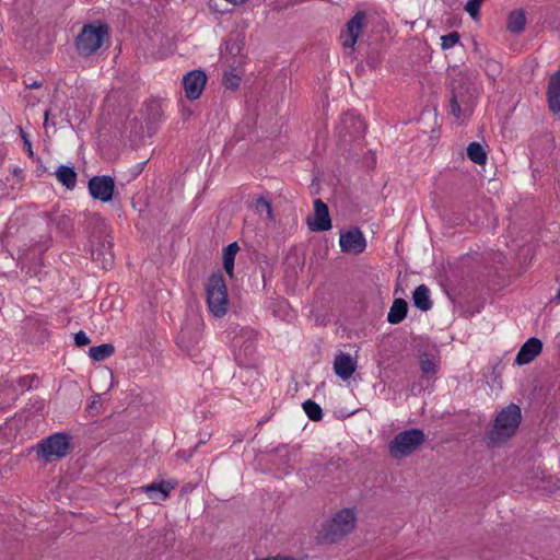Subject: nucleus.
Returning a JSON list of instances; mask_svg holds the SVG:
<instances>
[{"label": "nucleus", "mask_w": 560, "mask_h": 560, "mask_svg": "<svg viewBox=\"0 0 560 560\" xmlns=\"http://www.w3.org/2000/svg\"><path fill=\"white\" fill-rule=\"evenodd\" d=\"M357 525L355 508L340 509L323 523L317 539L325 544H336L354 532Z\"/></svg>", "instance_id": "nucleus-2"}, {"label": "nucleus", "mask_w": 560, "mask_h": 560, "mask_svg": "<svg viewBox=\"0 0 560 560\" xmlns=\"http://www.w3.org/2000/svg\"><path fill=\"white\" fill-rule=\"evenodd\" d=\"M526 16L523 9H516L510 12L508 16L506 30L513 34H521L525 30Z\"/></svg>", "instance_id": "nucleus-17"}, {"label": "nucleus", "mask_w": 560, "mask_h": 560, "mask_svg": "<svg viewBox=\"0 0 560 560\" xmlns=\"http://www.w3.org/2000/svg\"><path fill=\"white\" fill-rule=\"evenodd\" d=\"M521 421L522 411L518 405L510 404L502 408L486 433L487 446L493 448L508 443L516 434Z\"/></svg>", "instance_id": "nucleus-1"}, {"label": "nucleus", "mask_w": 560, "mask_h": 560, "mask_svg": "<svg viewBox=\"0 0 560 560\" xmlns=\"http://www.w3.org/2000/svg\"><path fill=\"white\" fill-rule=\"evenodd\" d=\"M306 224L312 232H323L331 229L329 210L322 199L314 201V214L306 219Z\"/></svg>", "instance_id": "nucleus-12"}, {"label": "nucleus", "mask_w": 560, "mask_h": 560, "mask_svg": "<svg viewBox=\"0 0 560 560\" xmlns=\"http://www.w3.org/2000/svg\"><path fill=\"white\" fill-rule=\"evenodd\" d=\"M542 350V342L535 337L529 338L520 349L516 354L515 362L518 365L528 364L532 362Z\"/></svg>", "instance_id": "nucleus-13"}, {"label": "nucleus", "mask_w": 560, "mask_h": 560, "mask_svg": "<svg viewBox=\"0 0 560 560\" xmlns=\"http://www.w3.org/2000/svg\"><path fill=\"white\" fill-rule=\"evenodd\" d=\"M19 132L21 135V138L23 140V143H24L28 154L33 155L32 143H31L30 139H28L27 133L23 130L22 127H19Z\"/></svg>", "instance_id": "nucleus-33"}, {"label": "nucleus", "mask_w": 560, "mask_h": 560, "mask_svg": "<svg viewBox=\"0 0 560 560\" xmlns=\"http://www.w3.org/2000/svg\"><path fill=\"white\" fill-rule=\"evenodd\" d=\"M547 94L550 110L560 116V69L550 77Z\"/></svg>", "instance_id": "nucleus-15"}, {"label": "nucleus", "mask_w": 560, "mask_h": 560, "mask_svg": "<svg viewBox=\"0 0 560 560\" xmlns=\"http://www.w3.org/2000/svg\"><path fill=\"white\" fill-rule=\"evenodd\" d=\"M108 36V27L97 22L84 25L75 39L79 55L89 57L95 54Z\"/></svg>", "instance_id": "nucleus-6"}, {"label": "nucleus", "mask_w": 560, "mask_h": 560, "mask_svg": "<svg viewBox=\"0 0 560 560\" xmlns=\"http://www.w3.org/2000/svg\"><path fill=\"white\" fill-rule=\"evenodd\" d=\"M226 50L232 56H237L242 50V40L240 38L230 39L225 45Z\"/></svg>", "instance_id": "nucleus-30"}, {"label": "nucleus", "mask_w": 560, "mask_h": 560, "mask_svg": "<svg viewBox=\"0 0 560 560\" xmlns=\"http://www.w3.org/2000/svg\"><path fill=\"white\" fill-rule=\"evenodd\" d=\"M58 182L67 189L72 190L77 184V172L73 167L61 165L56 171Z\"/></svg>", "instance_id": "nucleus-20"}, {"label": "nucleus", "mask_w": 560, "mask_h": 560, "mask_svg": "<svg viewBox=\"0 0 560 560\" xmlns=\"http://www.w3.org/2000/svg\"><path fill=\"white\" fill-rule=\"evenodd\" d=\"M408 304L404 299L394 300L389 312L387 314V322L389 324L400 323L407 315Z\"/></svg>", "instance_id": "nucleus-19"}, {"label": "nucleus", "mask_w": 560, "mask_h": 560, "mask_svg": "<svg viewBox=\"0 0 560 560\" xmlns=\"http://www.w3.org/2000/svg\"><path fill=\"white\" fill-rule=\"evenodd\" d=\"M425 441L421 429H409L396 434L388 444V454L393 459H401L411 455Z\"/></svg>", "instance_id": "nucleus-5"}, {"label": "nucleus", "mask_w": 560, "mask_h": 560, "mask_svg": "<svg viewBox=\"0 0 560 560\" xmlns=\"http://www.w3.org/2000/svg\"><path fill=\"white\" fill-rule=\"evenodd\" d=\"M339 246L342 253L359 255L366 248V240L357 226L341 230L339 233Z\"/></svg>", "instance_id": "nucleus-7"}, {"label": "nucleus", "mask_w": 560, "mask_h": 560, "mask_svg": "<svg viewBox=\"0 0 560 560\" xmlns=\"http://www.w3.org/2000/svg\"><path fill=\"white\" fill-rule=\"evenodd\" d=\"M555 299H556V300H558V301H560V287H559V290H558V292H557V294H556Z\"/></svg>", "instance_id": "nucleus-38"}, {"label": "nucleus", "mask_w": 560, "mask_h": 560, "mask_svg": "<svg viewBox=\"0 0 560 560\" xmlns=\"http://www.w3.org/2000/svg\"><path fill=\"white\" fill-rule=\"evenodd\" d=\"M74 342L78 347H83L90 343V339L84 331H79L74 335Z\"/></svg>", "instance_id": "nucleus-31"}, {"label": "nucleus", "mask_w": 560, "mask_h": 560, "mask_svg": "<svg viewBox=\"0 0 560 560\" xmlns=\"http://www.w3.org/2000/svg\"><path fill=\"white\" fill-rule=\"evenodd\" d=\"M366 15L363 11L357 12L346 24V33L341 35L342 46L346 49H354L359 37L363 33Z\"/></svg>", "instance_id": "nucleus-11"}, {"label": "nucleus", "mask_w": 560, "mask_h": 560, "mask_svg": "<svg viewBox=\"0 0 560 560\" xmlns=\"http://www.w3.org/2000/svg\"><path fill=\"white\" fill-rule=\"evenodd\" d=\"M258 207H262L264 208V211H266V214H267V219L270 223H275L276 222V218H275V214H273V211H272V207H271V202L268 201L266 198H264L262 196H259L257 199H256V208Z\"/></svg>", "instance_id": "nucleus-28"}, {"label": "nucleus", "mask_w": 560, "mask_h": 560, "mask_svg": "<svg viewBox=\"0 0 560 560\" xmlns=\"http://www.w3.org/2000/svg\"><path fill=\"white\" fill-rule=\"evenodd\" d=\"M459 34L457 32H452L447 35H443L441 37V47L442 49H450L455 46L459 42Z\"/></svg>", "instance_id": "nucleus-29"}, {"label": "nucleus", "mask_w": 560, "mask_h": 560, "mask_svg": "<svg viewBox=\"0 0 560 560\" xmlns=\"http://www.w3.org/2000/svg\"><path fill=\"white\" fill-rule=\"evenodd\" d=\"M240 247L236 242L229 244L223 249V268L230 278L234 276V259Z\"/></svg>", "instance_id": "nucleus-22"}, {"label": "nucleus", "mask_w": 560, "mask_h": 560, "mask_svg": "<svg viewBox=\"0 0 560 560\" xmlns=\"http://www.w3.org/2000/svg\"><path fill=\"white\" fill-rule=\"evenodd\" d=\"M485 0H468L464 7V10L468 13V15L474 21H479L480 16V7Z\"/></svg>", "instance_id": "nucleus-27"}, {"label": "nucleus", "mask_w": 560, "mask_h": 560, "mask_svg": "<svg viewBox=\"0 0 560 560\" xmlns=\"http://www.w3.org/2000/svg\"><path fill=\"white\" fill-rule=\"evenodd\" d=\"M241 83V77L233 71L223 74L222 84L225 89L236 91Z\"/></svg>", "instance_id": "nucleus-26"}, {"label": "nucleus", "mask_w": 560, "mask_h": 560, "mask_svg": "<svg viewBox=\"0 0 560 560\" xmlns=\"http://www.w3.org/2000/svg\"><path fill=\"white\" fill-rule=\"evenodd\" d=\"M71 447V436L58 432L42 440L35 447L38 462L49 464L68 455Z\"/></svg>", "instance_id": "nucleus-4"}, {"label": "nucleus", "mask_w": 560, "mask_h": 560, "mask_svg": "<svg viewBox=\"0 0 560 560\" xmlns=\"http://www.w3.org/2000/svg\"><path fill=\"white\" fill-rule=\"evenodd\" d=\"M303 410L313 421H319L323 418L320 406L311 399L303 402Z\"/></svg>", "instance_id": "nucleus-24"}, {"label": "nucleus", "mask_w": 560, "mask_h": 560, "mask_svg": "<svg viewBox=\"0 0 560 560\" xmlns=\"http://www.w3.org/2000/svg\"><path fill=\"white\" fill-rule=\"evenodd\" d=\"M40 86H42V83H40V82H37V81H35V82H33V83H31V84L28 85V88H30V89H38V88H40Z\"/></svg>", "instance_id": "nucleus-34"}, {"label": "nucleus", "mask_w": 560, "mask_h": 560, "mask_svg": "<svg viewBox=\"0 0 560 560\" xmlns=\"http://www.w3.org/2000/svg\"><path fill=\"white\" fill-rule=\"evenodd\" d=\"M420 369L423 374H435L438 370L436 361L430 358L427 353H422L419 359Z\"/></svg>", "instance_id": "nucleus-25"}, {"label": "nucleus", "mask_w": 560, "mask_h": 560, "mask_svg": "<svg viewBox=\"0 0 560 560\" xmlns=\"http://www.w3.org/2000/svg\"><path fill=\"white\" fill-rule=\"evenodd\" d=\"M205 291L209 312L218 318L226 315L229 310L228 288L220 271L209 276Z\"/></svg>", "instance_id": "nucleus-3"}, {"label": "nucleus", "mask_w": 560, "mask_h": 560, "mask_svg": "<svg viewBox=\"0 0 560 560\" xmlns=\"http://www.w3.org/2000/svg\"><path fill=\"white\" fill-rule=\"evenodd\" d=\"M175 486L173 483L162 480L160 482H153L144 486L142 490L149 494L151 500H153L155 503H159L170 497L171 490Z\"/></svg>", "instance_id": "nucleus-16"}, {"label": "nucleus", "mask_w": 560, "mask_h": 560, "mask_svg": "<svg viewBox=\"0 0 560 560\" xmlns=\"http://www.w3.org/2000/svg\"><path fill=\"white\" fill-rule=\"evenodd\" d=\"M114 353V346L112 343H103L100 346L91 347L89 355L96 362L103 361Z\"/></svg>", "instance_id": "nucleus-23"}, {"label": "nucleus", "mask_w": 560, "mask_h": 560, "mask_svg": "<svg viewBox=\"0 0 560 560\" xmlns=\"http://www.w3.org/2000/svg\"><path fill=\"white\" fill-rule=\"evenodd\" d=\"M451 110H452V114L454 115L455 118H459L460 115H462V109H460V106L457 102V96L455 94H453L452 98H451Z\"/></svg>", "instance_id": "nucleus-32"}, {"label": "nucleus", "mask_w": 560, "mask_h": 560, "mask_svg": "<svg viewBox=\"0 0 560 560\" xmlns=\"http://www.w3.org/2000/svg\"><path fill=\"white\" fill-rule=\"evenodd\" d=\"M207 79V74L202 70H192L186 73L183 78L185 96L189 101L198 100L205 90Z\"/></svg>", "instance_id": "nucleus-10"}, {"label": "nucleus", "mask_w": 560, "mask_h": 560, "mask_svg": "<svg viewBox=\"0 0 560 560\" xmlns=\"http://www.w3.org/2000/svg\"><path fill=\"white\" fill-rule=\"evenodd\" d=\"M357 370V360L349 353H339L334 361L335 374L341 380H349Z\"/></svg>", "instance_id": "nucleus-14"}, {"label": "nucleus", "mask_w": 560, "mask_h": 560, "mask_svg": "<svg viewBox=\"0 0 560 560\" xmlns=\"http://www.w3.org/2000/svg\"><path fill=\"white\" fill-rule=\"evenodd\" d=\"M89 192L95 200L109 202L115 190L114 178L108 175L93 176L88 184Z\"/></svg>", "instance_id": "nucleus-9"}, {"label": "nucleus", "mask_w": 560, "mask_h": 560, "mask_svg": "<svg viewBox=\"0 0 560 560\" xmlns=\"http://www.w3.org/2000/svg\"><path fill=\"white\" fill-rule=\"evenodd\" d=\"M467 156L475 164L485 165L487 163L488 153L480 142L474 141L467 147Z\"/></svg>", "instance_id": "nucleus-21"}, {"label": "nucleus", "mask_w": 560, "mask_h": 560, "mask_svg": "<svg viewBox=\"0 0 560 560\" xmlns=\"http://www.w3.org/2000/svg\"><path fill=\"white\" fill-rule=\"evenodd\" d=\"M413 305L420 311H429L432 306V302L430 300V291L427 285L421 284L416 288L412 294Z\"/></svg>", "instance_id": "nucleus-18"}, {"label": "nucleus", "mask_w": 560, "mask_h": 560, "mask_svg": "<svg viewBox=\"0 0 560 560\" xmlns=\"http://www.w3.org/2000/svg\"><path fill=\"white\" fill-rule=\"evenodd\" d=\"M108 377H109V380H110V384H109L108 389H110V388L114 386V377H113L112 372H109V373H108Z\"/></svg>", "instance_id": "nucleus-37"}, {"label": "nucleus", "mask_w": 560, "mask_h": 560, "mask_svg": "<svg viewBox=\"0 0 560 560\" xmlns=\"http://www.w3.org/2000/svg\"><path fill=\"white\" fill-rule=\"evenodd\" d=\"M191 115H192V112L189 108L183 110V116L185 118H189Z\"/></svg>", "instance_id": "nucleus-35"}, {"label": "nucleus", "mask_w": 560, "mask_h": 560, "mask_svg": "<svg viewBox=\"0 0 560 560\" xmlns=\"http://www.w3.org/2000/svg\"><path fill=\"white\" fill-rule=\"evenodd\" d=\"M44 118H45V120H44V126H45V127H47V125H48V118H49V110H46V112H45Z\"/></svg>", "instance_id": "nucleus-36"}, {"label": "nucleus", "mask_w": 560, "mask_h": 560, "mask_svg": "<svg viewBox=\"0 0 560 560\" xmlns=\"http://www.w3.org/2000/svg\"><path fill=\"white\" fill-rule=\"evenodd\" d=\"M91 254L93 259L98 261L104 268L110 267L114 261L110 238L102 233L93 234L91 237Z\"/></svg>", "instance_id": "nucleus-8"}]
</instances>
